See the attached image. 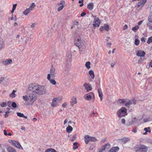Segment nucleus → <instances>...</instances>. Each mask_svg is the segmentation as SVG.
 Here are the masks:
<instances>
[{
	"mask_svg": "<svg viewBox=\"0 0 152 152\" xmlns=\"http://www.w3.org/2000/svg\"><path fill=\"white\" fill-rule=\"evenodd\" d=\"M83 86L86 90V91L87 92H88L92 90V88L91 86L89 84H87L85 83L83 84Z\"/></svg>",
	"mask_w": 152,
	"mask_h": 152,
	"instance_id": "obj_14",
	"label": "nucleus"
},
{
	"mask_svg": "<svg viewBox=\"0 0 152 152\" xmlns=\"http://www.w3.org/2000/svg\"><path fill=\"white\" fill-rule=\"evenodd\" d=\"M31 11L28 8H27L23 12V14L25 15H27Z\"/></svg>",
	"mask_w": 152,
	"mask_h": 152,
	"instance_id": "obj_30",
	"label": "nucleus"
},
{
	"mask_svg": "<svg viewBox=\"0 0 152 152\" xmlns=\"http://www.w3.org/2000/svg\"><path fill=\"white\" fill-rule=\"evenodd\" d=\"M86 15V13L85 12H83L81 13L80 15L81 17H83L85 15Z\"/></svg>",
	"mask_w": 152,
	"mask_h": 152,
	"instance_id": "obj_58",
	"label": "nucleus"
},
{
	"mask_svg": "<svg viewBox=\"0 0 152 152\" xmlns=\"http://www.w3.org/2000/svg\"><path fill=\"white\" fill-rule=\"evenodd\" d=\"M144 130L147 132H148L149 133H150L151 132V130L150 129V128L149 127L144 128Z\"/></svg>",
	"mask_w": 152,
	"mask_h": 152,
	"instance_id": "obj_38",
	"label": "nucleus"
},
{
	"mask_svg": "<svg viewBox=\"0 0 152 152\" xmlns=\"http://www.w3.org/2000/svg\"><path fill=\"white\" fill-rule=\"evenodd\" d=\"M99 96L100 98V100L102 101L103 99V94L101 88H99L98 89Z\"/></svg>",
	"mask_w": 152,
	"mask_h": 152,
	"instance_id": "obj_18",
	"label": "nucleus"
},
{
	"mask_svg": "<svg viewBox=\"0 0 152 152\" xmlns=\"http://www.w3.org/2000/svg\"><path fill=\"white\" fill-rule=\"evenodd\" d=\"M3 131H4V134L5 135L7 136L8 134H7V133L6 130L5 129H4V130Z\"/></svg>",
	"mask_w": 152,
	"mask_h": 152,
	"instance_id": "obj_63",
	"label": "nucleus"
},
{
	"mask_svg": "<svg viewBox=\"0 0 152 152\" xmlns=\"http://www.w3.org/2000/svg\"><path fill=\"white\" fill-rule=\"evenodd\" d=\"M137 121V119L135 118H133L132 120V122L133 123H136Z\"/></svg>",
	"mask_w": 152,
	"mask_h": 152,
	"instance_id": "obj_46",
	"label": "nucleus"
},
{
	"mask_svg": "<svg viewBox=\"0 0 152 152\" xmlns=\"http://www.w3.org/2000/svg\"><path fill=\"white\" fill-rule=\"evenodd\" d=\"M109 30V26L107 24H104V25L100 27V31H102L104 30L106 31H108Z\"/></svg>",
	"mask_w": 152,
	"mask_h": 152,
	"instance_id": "obj_13",
	"label": "nucleus"
},
{
	"mask_svg": "<svg viewBox=\"0 0 152 152\" xmlns=\"http://www.w3.org/2000/svg\"><path fill=\"white\" fill-rule=\"evenodd\" d=\"M49 150L50 152H56V151L53 148H49Z\"/></svg>",
	"mask_w": 152,
	"mask_h": 152,
	"instance_id": "obj_52",
	"label": "nucleus"
},
{
	"mask_svg": "<svg viewBox=\"0 0 152 152\" xmlns=\"http://www.w3.org/2000/svg\"><path fill=\"white\" fill-rule=\"evenodd\" d=\"M29 96L30 99V100L31 101L32 103L35 102L37 99V97L35 95V94H33V93H30L29 94Z\"/></svg>",
	"mask_w": 152,
	"mask_h": 152,
	"instance_id": "obj_12",
	"label": "nucleus"
},
{
	"mask_svg": "<svg viewBox=\"0 0 152 152\" xmlns=\"http://www.w3.org/2000/svg\"><path fill=\"white\" fill-rule=\"evenodd\" d=\"M139 28V26H135L132 27V30L134 32H136Z\"/></svg>",
	"mask_w": 152,
	"mask_h": 152,
	"instance_id": "obj_32",
	"label": "nucleus"
},
{
	"mask_svg": "<svg viewBox=\"0 0 152 152\" xmlns=\"http://www.w3.org/2000/svg\"><path fill=\"white\" fill-rule=\"evenodd\" d=\"M36 25V24L35 23H33L32 24V25H31V28H34V27H35Z\"/></svg>",
	"mask_w": 152,
	"mask_h": 152,
	"instance_id": "obj_54",
	"label": "nucleus"
},
{
	"mask_svg": "<svg viewBox=\"0 0 152 152\" xmlns=\"http://www.w3.org/2000/svg\"><path fill=\"white\" fill-rule=\"evenodd\" d=\"M145 52L141 50L138 51L137 53V55L140 57H143L145 56Z\"/></svg>",
	"mask_w": 152,
	"mask_h": 152,
	"instance_id": "obj_17",
	"label": "nucleus"
},
{
	"mask_svg": "<svg viewBox=\"0 0 152 152\" xmlns=\"http://www.w3.org/2000/svg\"><path fill=\"white\" fill-rule=\"evenodd\" d=\"M84 141L85 143L87 144L89 141L95 142L96 141L97 139L96 137L89 136L88 135H86L84 137Z\"/></svg>",
	"mask_w": 152,
	"mask_h": 152,
	"instance_id": "obj_4",
	"label": "nucleus"
},
{
	"mask_svg": "<svg viewBox=\"0 0 152 152\" xmlns=\"http://www.w3.org/2000/svg\"><path fill=\"white\" fill-rule=\"evenodd\" d=\"M15 92H16V91L13 90L12 93L10 94V97L12 98L15 97L16 96V95L15 94Z\"/></svg>",
	"mask_w": 152,
	"mask_h": 152,
	"instance_id": "obj_27",
	"label": "nucleus"
},
{
	"mask_svg": "<svg viewBox=\"0 0 152 152\" xmlns=\"http://www.w3.org/2000/svg\"><path fill=\"white\" fill-rule=\"evenodd\" d=\"M10 19L12 20H15V21H16L17 20V18L16 16L15 15L14 17H13V16H12V17L10 18Z\"/></svg>",
	"mask_w": 152,
	"mask_h": 152,
	"instance_id": "obj_49",
	"label": "nucleus"
},
{
	"mask_svg": "<svg viewBox=\"0 0 152 152\" xmlns=\"http://www.w3.org/2000/svg\"><path fill=\"white\" fill-rule=\"evenodd\" d=\"M75 43L79 48L83 45V42L80 37L75 38Z\"/></svg>",
	"mask_w": 152,
	"mask_h": 152,
	"instance_id": "obj_5",
	"label": "nucleus"
},
{
	"mask_svg": "<svg viewBox=\"0 0 152 152\" xmlns=\"http://www.w3.org/2000/svg\"><path fill=\"white\" fill-rule=\"evenodd\" d=\"M119 150V148L118 147H112L108 152H117Z\"/></svg>",
	"mask_w": 152,
	"mask_h": 152,
	"instance_id": "obj_21",
	"label": "nucleus"
},
{
	"mask_svg": "<svg viewBox=\"0 0 152 152\" xmlns=\"http://www.w3.org/2000/svg\"><path fill=\"white\" fill-rule=\"evenodd\" d=\"M9 142L11 143L13 146L19 149L22 150L23 149L20 143L17 141L11 140Z\"/></svg>",
	"mask_w": 152,
	"mask_h": 152,
	"instance_id": "obj_7",
	"label": "nucleus"
},
{
	"mask_svg": "<svg viewBox=\"0 0 152 152\" xmlns=\"http://www.w3.org/2000/svg\"><path fill=\"white\" fill-rule=\"evenodd\" d=\"M110 144L109 143H107L105 145L104 147V149H103V150H107L110 148Z\"/></svg>",
	"mask_w": 152,
	"mask_h": 152,
	"instance_id": "obj_31",
	"label": "nucleus"
},
{
	"mask_svg": "<svg viewBox=\"0 0 152 152\" xmlns=\"http://www.w3.org/2000/svg\"><path fill=\"white\" fill-rule=\"evenodd\" d=\"M132 131L134 133H136L137 132V129L135 128H134L133 129Z\"/></svg>",
	"mask_w": 152,
	"mask_h": 152,
	"instance_id": "obj_56",
	"label": "nucleus"
},
{
	"mask_svg": "<svg viewBox=\"0 0 152 152\" xmlns=\"http://www.w3.org/2000/svg\"><path fill=\"white\" fill-rule=\"evenodd\" d=\"M23 97L24 100L27 102L26 105H32L33 104V103L31 100H30V99L29 95L28 96L26 95L23 96Z\"/></svg>",
	"mask_w": 152,
	"mask_h": 152,
	"instance_id": "obj_8",
	"label": "nucleus"
},
{
	"mask_svg": "<svg viewBox=\"0 0 152 152\" xmlns=\"http://www.w3.org/2000/svg\"><path fill=\"white\" fill-rule=\"evenodd\" d=\"M17 4H15L13 5L12 9L15 10Z\"/></svg>",
	"mask_w": 152,
	"mask_h": 152,
	"instance_id": "obj_61",
	"label": "nucleus"
},
{
	"mask_svg": "<svg viewBox=\"0 0 152 152\" xmlns=\"http://www.w3.org/2000/svg\"><path fill=\"white\" fill-rule=\"evenodd\" d=\"M4 44L3 40L0 38V50L4 47Z\"/></svg>",
	"mask_w": 152,
	"mask_h": 152,
	"instance_id": "obj_24",
	"label": "nucleus"
},
{
	"mask_svg": "<svg viewBox=\"0 0 152 152\" xmlns=\"http://www.w3.org/2000/svg\"><path fill=\"white\" fill-rule=\"evenodd\" d=\"M136 152H146L148 147L144 145H136L134 148Z\"/></svg>",
	"mask_w": 152,
	"mask_h": 152,
	"instance_id": "obj_2",
	"label": "nucleus"
},
{
	"mask_svg": "<svg viewBox=\"0 0 152 152\" xmlns=\"http://www.w3.org/2000/svg\"><path fill=\"white\" fill-rule=\"evenodd\" d=\"M152 42V36L148 38V40L147 42V43L148 44H149Z\"/></svg>",
	"mask_w": 152,
	"mask_h": 152,
	"instance_id": "obj_36",
	"label": "nucleus"
},
{
	"mask_svg": "<svg viewBox=\"0 0 152 152\" xmlns=\"http://www.w3.org/2000/svg\"><path fill=\"white\" fill-rule=\"evenodd\" d=\"M126 102V100L124 99H119L117 101V104L118 105H123Z\"/></svg>",
	"mask_w": 152,
	"mask_h": 152,
	"instance_id": "obj_20",
	"label": "nucleus"
},
{
	"mask_svg": "<svg viewBox=\"0 0 152 152\" xmlns=\"http://www.w3.org/2000/svg\"><path fill=\"white\" fill-rule=\"evenodd\" d=\"M17 115L20 117H23L24 116V114L20 113H17Z\"/></svg>",
	"mask_w": 152,
	"mask_h": 152,
	"instance_id": "obj_45",
	"label": "nucleus"
},
{
	"mask_svg": "<svg viewBox=\"0 0 152 152\" xmlns=\"http://www.w3.org/2000/svg\"><path fill=\"white\" fill-rule=\"evenodd\" d=\"M76 135H77L76 134H74L72 137L71 139H70V140L72 141H74L76 139Z\"/></svg>",
	"mask_w": 152,
	"mask_h": 152,
	"instance_id": "obj_39",
	"label": "nucleus"
},
{
	"mask_svg": "<svg viewBox=\"0 0 152 152\" xmlns=\"http://www.w3.org/2000/svg\"><path fill=\"white\" fill-rule=\"evenodd\" d=\"M128 26L127 25H125L123 28V30H125L127 28Z\"/></svg>",
	"mask_w": 152,
	"mask_h": 152,
	"instance_id": "obj_57",
	"label": "nucleus"
},
{
	"mask_svg": "<svg viewBox=\"0 0 152 152\" xmlns=\"http://www.w3.org/2000/svg\"><path fill=\"white\" fill-rule=\"evenodd\" d=\"M12 106L14 108H15L17 107L16 104L15 102H13L12 103Z\"/></svg>",
	"mask_w": 152,
	"mask_h": 152,
	"instance_id": "obj_47",
	"label": "nucleus"
},
{
	"mask_svg": "<svg viewBox=\"0 0 152 152\" xmlns=\"http://www.w3.org/2000/svg\"><path fill=\"white\" fill-rule=\"evenodd\" d=\"M65 4V2L64 1H61L60 2L57 3V4L58 5H64V4Z\"/></svg>",
	"mask_w": 152,
	"mask_h": 152,
	"instance_id": "obj_40",
	"label": "nucleus"
},
{
	"mask_svg": "<svg viewBox=\"0 0 152 152\" xmlns=\"http://www.w3.org/2000/svg\"><path fill=\"white\" fill-rule=\"evenodd\" d=\"M10 113V112L7 111H6L4 115V117L5 118H7L9 115V114Z\"/></svg>",
	"mask_w": 152,
	"mask_h": 152,
	"instance_id": "obj_48",
	"label": "nucleus"
},
{
	"mask_svg": "<svg viewBox=\"0 0 152 152\" xmlns=\"http://www.w3.org/2000/svg\"><path fill=\"white\" fill-rule=\"evenodd\" d=\"M49 80L51 83L52 84L55 85L56 84V81L53 79H50V80Z\"/></svg>",
	"mask_w": 152,
	"mask_h": 152,
	"instance_id": "obj_37",
	"label": "nucleus"
},
{
	"mask_svg": "<svg viewBox=\"0 0 152 152\" xmlns=\"http://www.w3.org/2000/svg\"><path fill=\"white\" fill-rule=\"evenodd\" d=\"M35 6H36L34 3H33L31 4L28 8L31 11L34 10Z\"/></svg>",
	"mask_w": 152,
	"mask_h": 152,
	"instance_id": "obj_28",
	"label": "nucleus"
},
{
	"mask_svg": "<svg viewBox=\"0 0 152 152\" xmlns=\"http://www.w3.org/2000/svg\"><path fill=\"white\" fill-rule=\"evenodd\" d=\"M73 128L72 127L70 126H69L66 128V131L68 133H71L72 131Z\"/></svg>",
	"mask_w": 152,
	"mask_h": 152,
	"instance_id": "obj_26",
	"label": "nucleus"
},
{
	"mask_svg": "<svg viewBox=\"0 0 152 152\" xmlns=\"http://www.w3.org/2000/svg\"><path fill=\"white\" fill-rule=\"evenodd\" d=\"M64 5H62L61 6H60L58 9L57 11L58 12L60 11L61 10H62L63 8L64 7Z\"/></svg>",
	"mask_w": 152,
	"mask_h": 152,
	"instance_id": "obj_43",
	"label": "nucleus"
},
{
	"mask_svg": "<svg viewBox=\"0 0 152 152\" xmlns=\"http://www.w3.org/2000/svg\"><path fill=\"white\" fill-rule=\"evenodd\" d=\"M12 60L11 59H6L2 62V64L5 66L8 65L12 63Z\"/></svg>",
	"mask_w": 152,
	"mask_h": 152,
	"instance_id": "obj_15",
	"label": "nucleus"
},
{
	"mask_svg": "<svg viewBox=\"0 0 152 152\" xmlns=\"http://www.w3.org/2000/svg\"><path fill=\"white\" fill-rule=\"evenodd\" d=\"M66 56L68 58H70L71 57V55L69 53H68L66 54Z\"/></svg>",
	"mask_w": 152,
	"mask_h": 152,
	"instance_id": "obj_60",
	"label": "nucleus"
},
{
	"mask_svg": "<svg viewBox=\"0 0 152 152\" xmlns=\"http://www.w3.org/2000/svg\"><path fill=\"white\" fill-rule=\"evenodd\" d=\"M126 102L125 105L127 107H129L132 104L135 105L136 103V100L134 99H133L129 100L128 102L126 101Z\"/></svg>",
	"mask_w": 152,
	"mask_h": 152,
	"instance_id": "obj_10",
	"label": "nucleus"
},
{
	"mask_svg": "<svg viewBox=\"0 0 152 152\" xmlns=\"http://www.w3.org/2000/svg\"><path fill=\"white\" fill-rule=\"evenodd\" d=\"M66 105H67V104H66V102L63 103L62 104V106L63 107H66Z\"/></svg>",
	"mask_w": 152,
	"mask_h": 152,
	"instance_id": "obj_62",
	"label": "nucleus"
},
{
	"mask_svg": "<svg viewBox=\"0 0 152 152\" xmlns=\"http://www.w3.org/2000/svg\"><path fill=\"white\" fill-rule=\"evenodd\" d=\"M4 80V77H1L0 78V84H1L2 82Z\"/></svg>",
	"mask_w": 152,
	"mask_h": 152,
	"instance_id": "obj_51",
	"label": "nucleus"
},
{
	"mask_svg": "<svg viewBox=\"0 0 152 152\" xmlns=\"http://www.w3.org/2000/svg\"><path fill=\"white\" fill-rule=\"evenodd\" d=\"M58 99L55 98L52 100V102L51 103V105L52 107H55L58 105Z\"/></svg>",
	"mask_w": 152,
	"mask_h": 152,
	"instance_id": "obj_16",
	"label": "nucleus"
},
{
	"mask_svg": "<svg viewBox=\"0 0 152 152\" xmlns=\"http://www.w3.org/2000/svg\"><path fill=\"white\" fill-rule=\"evenodd\" d=\"M78 2L80 4H81L79 5L80 7H82L83 6V4L82 1L79 0Z\"/></svg>",
	"mask_w": 152,
	"mask_h": 152,
	"instance_id": "obj_50",
	"label": "nucleus"
},
{
	"mask_svg": "<svg viewBox=\"0 0 152 152\" xmlns=\"http://www.w3.org/2000/svg\"><path fill=\"white\" fill-rule=\"evenodd\" d=\"M94 4L93 3H90L87 5V8L90 10H92L94 8Z\"/></svg>",
	"mask_w": 152,
	"mask_h": 152,
	"instance_id": "obj_22",
	"label": "nucleus"
},
{
	"mask_svg": "<svg viewBox=\"0 0 152 152\" xmlns=\"http://www.w3.org/2000/svg\"><path fill=\"white\" fill-rule=\"evenodd\" d=\"M100 24V20L98 18H95L93 25L94 27H99Z\"/></svg>",
	"mask_w": 152,
	"mask_h": 152,
	"instance_id": "obj_11",
	"label": "nucleus"
},
{
	"mask_svg": "<svg viewBox=\"0 0 152 152\" xmlns=\"http://www.w3.org/2000/svg\"><path fill=\"white\" fill-rule=\"evenodd\" d=\"M28 89L33 93L37 95H42L45 94L46 90L45 87L43 86L38 84H31L29 85Z\"/></svg>",
	"mask_w": 152,
	"mask_h": 152,
	"instance_id": "obj_1",
	"label": "nucleus"
},
{
	"mask_svg": "<svg viewBox=\"0 0 152 152\" xmlns=\"http://www.w3.org/2000/svg\"><path fill=\"white\" fill-rule=\"evenodd\" d=\"M73 24L74 25H78V21H74L73 22Z\"/></svg>",
	"mask_w": 152,
	"mask_h": 152,
	"instance_id": "obj_55",
	"label": "nucleus"
},
{
	"mask_svg": "<svg viewBox=\"0 0 152 152\" xmlns=\"http://www.w3.org/2000/svg\"><path fill=\"white\" fill-rule=\"evenodd\" d=\"M90 62L89 61L87 62L85 64V66L88 69H89L90 68Z\"/></svg>",
	"mask_w": 152,
	"mask_h": 152,
	"instance_id": "obj_34",
	"label": "nucleus"
},
{
	"mask_svg": "<svg viewBox=\"0 0 152 152\" xmlns=\"http://www.w3.org/2000/svg\"><path fill=\"white\" fill-rule=\"evenodd\" d=\"M117 114L119 118H121L127 115V110L125 107H122L117 111Z\"/></svg>",
	"mask_w": 152,
	"mask_h": 152,
	"instance_id": "obj_3",
	"label": "nucleus"
},
{
	"mask_svg": "<svg viewBox=\"0 0 152 152\" xmlns=\"http://www.w3.org/2000/svg\"><path fill=\"white\" fill-rule=\"evenodd\" d=\"M147 0H141L139 1L137 4V9L139 10L141 9L146 2Z\"/></svg>",
	"mask_w": 152,
	"mask_h": 152,
	"instance_id": "obj_9",
	"label": "nucleus"
},
{
	"mask_svg": "<svg viewBox=\"0 0 152 152\" xmlns=\"http://www.w3.org/2000/svg\"><path fill=\"white\" fill-rule=\"evenodd\" d=\"M146 25L148 27L149 29L152 30V26H151V24L150 23V22H148L146 24Z\"/></svg>",
	"mask_w": 152,
	"mask_h": 152,
	"instance_id": "obj_35",
	"label": "nucleus"
},
{
	"mask_svg": "<svg viewBox=\"0 0 152 152\" xmlns=\"http://www.w3.org/2000/svg\"><path fill=\"white\" fill-rule=\"evenodd\" d=\"M89 74L91 77L92 78L94 79V72L92 70H90L89 71Z\"/></svg>",
	"mask_w": 152,
	"mask_h": 152,
	"instance_id": "obj_33",
	"label": "nucleus"
},
{
	"mask_svg": "<svg viewBox=\"0 0 152 152\" xmlns=\"http://www.w3.org/2000/svg\"><path fill=\"white\" fill-rule=\"evenodd\" d=\"M140 43L139 40L137 39H136L134 41V44L136 45H138Z\"/></svg>",
	"mask_w": 152,
	"mask_h": 152,
	"instance_id": "obj_44",
	"label": "nucleus"
},
{
	"mask_svg": "<svg viewBox=\"0 0 152 152\" xmlns=\"http://www.w3.org/2000/svg\"><path fill=\"white\" fill-rule=\"evenodd\" d=\"M50 74H48L47 75V79L48 80L50 79L51 76L53 78H54L56 76V73L55 72V68L52 67L50 69Z\"/></svg>",
	"mask_w": 152,
	"mask_h": 152,
	"instance_id": "obj_6",
	"label": "nucleus"
},
{
	"mask_svg": "<svg viewBox=\"0 0 152 152\" xmlns=\"http://www.w3.org/2000/svg\"><path fill=\"white\" fill-rule=\"evenodd\" d=\"M143 20L140 21L138 23V26L140 25L141 24V23L143 22Z\"/></svg>",
	"mask_w": 152,
	"mask_h": 152,
	"instance_id": "obj_59",
	"label": "nucleus"
},
{
	"mask_svg": "<svg viewBox=\"0 0 152 152\" xmlns=\"http://www.w3.org/2000/svg\"><path fill=\"white\" fill-rule=\"evenodd\" d=\"M130 139L128 137H124L121 139L122 142L124 143H126Z\"/></svg>",
	"mask_w": 152,
	"mask_h": 152,
	"instance_id": "obj_29",
	"label": "nucleus"
},
{
	"mask_svg": "<svg viewBox=\"0 0 152 152\" xmlns=\"http://www.w3.org/2000/svg\"><path fill=\"white\" fill-rule=\"evenodd\" d=\"M8 152H17L15 148L11 146H9L7 148Z\"/></svg>",
	"mask_w": 152,
	"mask_h": 152,
	"instance_id": "obj_19",
	"label": "nucleus"
},
{
	"mask_svg": "<svg viewBox=\"0 0 152 152\" xmlns=\"http://www.w3.org/2000/svg\"><path fill=\"white\" fill-rule=\"evenodd\" d=\"M121 122L122 124H125V120L124 118H123L121 119Z\"/></svg>",
	"mask_w": 152,
	"mask_h": 152,
	"instance_id": "obj_53",
	"label": "nucleus"
},
{
	"mask_svg": "<svg viewBox=\"0 0 152 152\" xmlns=\"http://www.w3.org/2000/svg\"><path fill=\"white\" fill-rule=\"evenodd\" d=\"M148 22H150V23H152V15L149 16L148 18Z\"/></svg>",
	"mask_w": 152,
	"mask_h": 152,
	"instance_id": "obj_41",
	"label": "nucleus"
},
{
	"mask_svg": "<svg viewBox=\"0 0 152 152\" xmlns=\"http://www.w3.org/2000/svg\"><path fill=\"white\" fill-rule=\"evenodd\" d=\"M0 105L1 107H4L7 106V104L6 102H3L1 103Z\"/></svg>",
	"mask_w": 152,
	"mask_h": 152,
	"instance_id": "obj_42",
	"label": "nucleus"
},
{
	"mask_svg": "<svg viewBox=\"0 0 152 152\" xmlns=\"http://www.w3.org/2000/svg\"><path fill=\"white\" fill-rule=\"evenodd\" d=\"M77 103V99L75 97H73L72 100L71 101L70 105L72 106Z\"/></svg>",
	"mask_w": 152,
	"mask_h": 152,
	"instance_id": "obj_23",
	"label": "nucleus"
},
{
	"mask_svg": "<svg viewBox=\"0 0 152 152\" xmlns=\"http://www.w3.org/2000/svg\"><path fill=\"white\" fill-rule=\"evenodd\" d=\"M86 100L88 101H90L91 99L92 95L90 94V93L86 95Z\"/></svg>",
	"mask_w": 152,
	"mask_h": 152,
	"instance_id": "obj_25",
	"label": "nucleus"
},
{
	"mask_svg": "<svg viewBox=\"0 0 152 152\" xmlns=\"http://www.w3.org/2000/svg\"><path fill=\"white\" fill-rule=\"evenodd\" d=\"M145 39L144 37L142 38L141 39V40L142 42H145Z\"/></svg>",
	"mask_w": 152,
	"mask_h": 152,
	"instance_id": "obj_64",
	"label": "nucleus"
}]
</instances>
